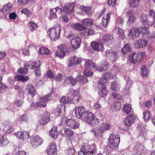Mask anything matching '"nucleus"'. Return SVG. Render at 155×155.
I'll list each match as a JSON object with an SVG mask.
<instances>
[{"label": "nucleus", "mask_w": 155, "mask_h": 155, "mask_svg": "<svg viewBox=\"0 0 155 155\" xmlns=\"http://www.w3.org/2000/svg\"><path fill=\"white\" fill-rule=\"evenodd\" d=\"M71 76H68L65 79L64 82L63 84L64 85H68L71 84Z\"/></svg>", "instance_id": "62"}, {"label": "nucleus", "mask_w": 155, "mask_h": 155, "mask_svg": "<svg viewBox=\"0 0 155 155\" xmlns=\"http://www.w3.org/2000/svg\"><path fill=\"white\" fill-rule=\"evenodd\" d=\"M143 118L145 121L149 120L150 118V113L148 110H145L143 113Z\"/></svg>", "instance_id": "48"}, {"label": "nucleus", "mask_w": 155, "mask_h": 155, "mask_svg": "<svg viewBox=\"0 0 155 155\" xmlns=\"http://www.w3.org/2000/svg\"><path fill=\"white\" fill-rule=\"evenodd\" d=\"M148 42V41L145 39H139L134 43V45L136 48L138 49L146 47Z\"/></svg>", "instance_id": "17"}, {"label": "nucleus", "mask_w": 155, "mask_h": 155, "mask_svg": "<svg viewBox=\"0 0 155 155\" xmlns=\"http://www.w3.org/2000/svg\"><path fill=\"white\" fill-rule=\"evenodd\" d=\"M2 125L5 128V130H8L11 128V123L10 122L4 121L2 122Z\"/></svg>", "instance_id": "41"}, {"label": "nucleus", "mask_w": 155, "mask_h": 155, "mask_svg": "<svg viewBox=\"0 0 155 155\" xmlns=\"http://www.w3.org/2000/svg\"><path fill=\"white\" fill-rule=\"evenodd\" d=\"M66 152L68 155H74L75 151L74 148L71 147L68 148L66 150Z\"/></svg>", "instance_id": "56"}, {"label": "nucleus", "mask_w": 155, "mask_h": 155, "mask_svg": "<svg viewBox=\"0 0 155 155\" xmlns=\"http://www.w3.org/2000/svg\"><path fill=\"white\" fill-rule=\"evenodd\" d=\"M21 12L25 15L27 17H30L31 15V12L27 8H23L21 11Z\"/></svg>", "instance_id": "50"}, {"label": "nucleus", "mask_w": 155, "mask_h": 155, "mask_svg": "<svg viewBox=\"0 0 155 155\" xmlns=\"http://www.w3.org/2000/svg\"><path fill=\"white\" fill-rule=\"evenodd\" d=\"M76 5L74 2L66 3L63 7L64 10L68 14H71L73 12Z\"/></svg>", "instance_id": "12"}, {"label": "nucleus", "mask_w": 155, "mask_h": 155, "mask_svg": "<svg viewBox=\"0 0 155 155\" xmlns=\"http://www.w3.org/2000/svg\"><path fill=\"white\" fill-rule=\"evenodd\" d=\"M71 26L72 28L80 31L84 28V26L82 25L77 23L72 24Z\"/></svg>", "instance_id": "32"}, {"label": "nucleus", "mask_w": 155, "mask_h": 155, "mask_svg": "<svg viewBox=\"0 0 155 155\" xmlns=\"http://www.w3.org/2000/svg\"><path fill=\"white\" fill-rule=\"evenodd\" d=\"M71 98L69 96L62 97L60 100V102L62 103L66 104L68 103H71Z\"/></svg>", "instance_id": "39"}, {"label": "nucleus", "mask_w": 155, "mask_h": 155, "mask_svg": "<svg viewBox=\"0 0 155 155\" xmlns=\"http://www.w3.org/2000/svg\"><path fill=\"white\" fill-rule=\"evenodd\" d=\"M92 118V119L91 120V122L89 123V124L92 126H95L99 124L100 120L95 117L94 115Z\"/></svg>", "instance_id": "38"}, {"label": "nucleus", "mask_w": 155, "mask_h": 155, "mask_svg": "<svg viewBox=\"0 0 155 155\" xmlns=\"http://www.w3.org/2000/svg\"><path fill=\"white\" fill-rule=\"evenodd\" d=\"M110 76V73L106 72L103 74V78L99 81L97 85L98 90L99 94L101 97H104L108 94L105 84H107L108 80L111 78Z\"/></svg>", "instance_id": "1"}, {"label": "nucleus", "mask_w": 155, "mask_h": 155, "mask_svg": "<svg viewBox=\"0 0 155 155\" xmlns=\"http://www.w3.org/2000/svg\"><path fill=\"white\" fill-rule=\"evenodd\" d=\"M29 79L28 77H24L21 75H18L16 76L15 77V79L16 80L21 81H24L27 80Z\"/></svg>", "instance_id": "44"}, {"label": "nucleus", "mask_w": 155, "mask_h": 155, "mask_svg": "<svg viewBox=\"0 0 155 155\" xmlns=\"http://www.w3.org/2000/svg\"><path fill=\"white\" fill-rule=\"evenodd\" d=\"M92 130L95 136L99 138L102 136L104 132L100 127L93 129Z\"/></svg>", "instance_id": "30"}, {"label": "nucleus", "mask_w": 155, "mask_h": 155, "mask_svg": "<svg viewBox=\"0 0 155 155\" xmlns=\"http://www.w3.org/2000/svg\"><path fill=\"white\" fill-rule=\"evenodd\" d=\"M61 31L60 25H55L52 28H50L48 31L51 39L59 38Z\"/></svg>", "instance_id": "4"}, {"label": "nucleus", "mask_w": 155, "mask_h": 155, "mask_svg": "<svg viewBox=\"0 0 155 155\" xmlns=\"http://www.w3.org/2000/svg\"><path fill=\"white\" fill-rule=\"evenodd\" d=\"M9 141L7 139L6 135L0 138V146L4 147L8 144Z\"/></svg>", "instance_id": "33"}, {"label": "nucleus", "mask_w": 155, "mask_h": 155, "mask_svg": "<svg viewBox=\"0 0 155 155\" xmlns=\"http://www.w3.org/2000/svg\"><path fill=\"white\" fill-rule=\"evenodd\" d=\"M85 152V155H94L97 153L96 149L90 150Z\"/></svg>", "instance_id": "55"}, {"label": "nucleus", "mask_w": 155, "mask_h": 155, "mask_svg": "<svg viewBox=\"0 0 155 155\" xmlns=\"http://www.w3.org/2000/svg\"><path fill=\"white\" fill-rule=\"evenodd\" d=\"M71 84L72 86H74L76 85L77 83V81H78V80L77 79V77L76 78H74L73 77L71 76Z\"/></svg>", "instance_id": "59"}, {"label": "nucleus", "mask_w": 155, "mask_h": 155, "mask_svg": "<svg viewBox=\"0 0 155 155\" xmlns=\"http://www.w3.org/2000/svg\"><path fill=\"white\" fill-rule=\"evenodd\" d=\"M96 148L95 145H92L91 146L88 145L87 144L85 143L81 148V149L84 152L89 150H93Z\"/></svg>", "instance_id": "31"}, {"label": "nucleus", "mask_w": 155, "mask_h": 155, "mask_svg": "<svg viewBox=\"0 0 155 155\" xmlns=\"http://www.w3.org/2000/svg\"><path fill=\"white\" fill-rule=\"evenodd\" d=\"M81 61V60L80 58L76 56L72 57L70 60L68 66L71 67L72 65L79 64Z\"/></svg>", "instance_id": "21"}, {"label": "nucleus", "mask_w": 155, "mask_h": 155, "mask_svg": "<svg viewBox=\"0 0 155 155\" xmlns=\"http://www.w3.org/2000/svg\"><path fill=\"white\" fill-rule=\"evenodd\" d=\"M47 150L48 155H56L57 151L55 144L54 143H50L48 147Z\"/></svg>", "instance_id": "11"}, {"label": "nucleus", "mask_w": 155, "mask_h": 155, "mask_svg": "<svg viewBox=\"0 0 155 155\" xmlns=\"http://www.w3.org/2000/svg\"><path fill=\"white\" fill-rule=\"evenodd\" d=\"M62 12L61 9L59 7H57L50 11L51 18H57L58 16L61 15Z\"/></svg>", "instance_id": "14"}, {"label": "nucleus", "mask_w": 155, "mask_h": 155, "mask_svg": "<svg viewBox=\"0 0 155 155\" xmlns=\"http://www.w3.org/2000/svg\"><path fill=\"white\" fill-rule=\"evenodd\" d=\"M118 38L121 39H124L125 37L124 35V32L123 30L120 28L118 27Z\"/></svg>", "instance_id": "52"}, {"label": "nucleus", "mask_w": 155, "mask_h": 155, "mask_svg": "<svg viewBox=\"0 0 155 155\" xmlns=\"http://www.w3.org/2000/svg\"><path fill=\"white\" fill-rule=\"evenodd\" d=\"M49 52V50L44 47H41L39 50V53L42 54L48 55Z\"/></svg>", "instance_id": "46"}, {"label": "nucleus", "mask_w": 155, "mask_h": 155, "mask_svg": "<svg viewBox=\"0 0 155 155\" xmlns=\"http://www.w3.org/2000/svg\"><path fill=\"white\" fill-rule=\"evenodd\" d=\"M77 79L78 80V81L81 82L83 84H85L88 82V80L87 78L84 76H81L80 74H78L77 76Z\"/></svg>", "instance_id": "37"}, {"label": "nucleus", "mask_w": 155, "mask_h": 155, "mask_svg": "<svg viewBox=\"0 0 155 155\" xmlns=\"http://www.w3.org/2000/svg\"><path fill=\"white\" fill-rule=\"evenodd\" d=\"M111 13V12H108L106 15H104L102 18L101 22L102 26L106 27L108 23V21L110 20Z\"/></svg>", "instance_id": "23"}, {"label": "nucleus", "mask_w": 155, "mask_h": 155, "mask_svg": "<svg viewBox=\"0 0 155 155\" xmlns=\"http://www.w3.org/2000/svg\"><path fill=\"white\" fill-rule=\"evenodd\" d=\"M145 56L144 52H141L138 53H130L128 58L130 62L135 64L137 61H140Z\"/></svg>", "instance_id": "7"}, {"label": "nucleus", "mask_w": 155, "mask_h": 155, "mask_svg": "<svg viewBox=\"0 0 155 155\" xmlns=\"http://www.w3.org/2000/svg\"><path fill=\"white\" fill-rule=\"evenodd\" d=\"M84 108L82 106L77 107L75 110V114L76 117L80 119L82 117L84 114L86 113Z\"/></svg>", "instance_id": "13"}, {"label": "nucleus", "mask_w": 155, "mask_h": 155, "mask_svg": "<svg viewBox=\"0 0 155 155\" xmlns=\"http://www.w3.org/2000/svg\"><path fill=\"white\" fill-rule=\"evenodd\" d=\"M107 4L113 7H115L117 4V0H108Z\"/></svg>", "instance_id": "58"}, {"label": "nucleus", "mask_w": 155, "mask_h": 155, "mask_svg": "<svg viewBox=\"0 0 155 155\" xmlns=\"http://www.w3.org/2000/svg\"><path fill=\"white\" fill-rule=\"evenodd\" d=\"M52 92H51L50 94L45 96L43 97H41L40 99V101L42 103H45L47 102L49 100H51L52 98V96L51 95Z\"/></svg>", "instance_id": "35"}, {"label": "nucleus", "mask_w": 155, "mask_h": 155, "mask_svg": "<svg viewBox=\"0 0 155 155\" xmlns=\"http://www.w3.org/2000/svg\"><path fill=\"white\" fill-rule=\"evenodd\" d=\"M28 26L29 27L31 31L33 32L36 28L38 27L37 24L35 23L33 21H30L28 23Z\"/></svg>", "instance_id": "42"}, {"label": "nucleus", "mask_w": 155, "mask_h": 155, "mask_svg": "<svg viewBox=\"0 0 155 155\" xmlns=\"http://www.w3.org/2000/svg\"><path fill=\"white\" fill-rule=\"evenodd\" d=\"M94 114L91 113L87 112L84 115L81 119L86 121L88 124L91 122V120L92 119Z\"/></svg>", "instance_id": "22"}, {"label": "nucleus", "mask_w": 155, "mask_h": 155, "mask_svg": "<svg viewBox=\"0 0 155 155\" xmlns=\"http://www.w3.org/2000/svg\"><path fill=\"white\" fill-rule=\"evenodd\" d=\"M120 137L118 135L111 134L109 137L108 146L111 148L115 149L118 145Z\"/></svg>", "instance_id": "6"}, {"label": "nucleus", "mask_w": 155, "mask_h": 155, "mask_svg": "<svg viewBox=\"0 0 155 155\" xmlns=\"http://www.w3.org/2000/svg\"><path fill=\"white\" fill-rule=\"evenodd\" d=\"M47 76L51 79L54 78V75L53 72L51 70H49L47 72Z\"/></svg>", "instance_id": "64"}, {"label": "nucleus", "mask_w": 155, "mask_h": 155, "mask_svg": "<svg viewBox=\"0 0 155 155\" xmlns=\"http://www.w3.org/2000/svg\"><path fill=\"white\" fill-rule=\"evenodd\" d=\"M24 101L22 99H18L15 102V104L18 107L21 106L23 104Z\"/></svg>", "instance_id": "60"}, {"label": "nucleus", "mask_w": 155, "mask_h": 155, "mask_svg": "<svg viewBox=\"0 0 155 155\" xmlns=\"http://www.w3.org/2000/svg\"><path fill=\"white\" fill-rule=\"evenodd\" d=\"M15 135L17 137L22 140H27L29 137V133L27 132H22L19 131L15 133Z\"/></svg>", "instance_id": "16"}, {"label": "nucleus", "mask_w": 155, "mask_h": 155, "mask_svg": "<svg viewBox=\"0 0 155 155\" xmlns=\"http://www.w3.org/2000/svg\"><path fill=\"white\" fill-rule=\"evenodd\" d=\"M30 143L34 147H36L41 144L43 142L42 139L38 135H34L30 137Z\"/></svg>", "instance_id": "10"}, {"label": "nucleus", "mask_w": 155, "mask_h": 155, "mask_svg": "<svg viewBox=\"0 0 155 155\" xmlns=\"http://www.w3.org/2000/svg\"><path fill=\"white\" fill-rule=\"evenodd\" d=\"M106 54L107 57L109 58L111 60L114 61H115L118 58L117 54L111 50L107 51Z\"/></svg>", "instance_id": "15"}, {"label": "nucleus", "mask_w": 155, "mask_h": 155, "mask_svg": "<svg viewBox=\"0 0 155 155\" xmlns=\"http://www.w3.org/2000/svg\"><path fill=\"white\" fill-rule=\"evenodd\" d=\"M82 23L84 25L89 26L93 24V21L92 19L86 18L82 21Z\"/></svg>", "instance_id": "36"}, {"label": "nucleus", "mask_w": 155, "mask_h": 155, "mask_svg": "<svg viewBox=\"0 0 155 155\" xmlns=\"http://www.w3.org/2000/svg\"><path fill=\"white\" fill-rule=\"evenodd\" d=\"M134 122L133 115L132 114L129 115L124 120V124L127 126H129Z\"/></svg>", "instance_id": "26"}, {"label": "nucleus", "mask_w": 155, "mask_h": 155, "mask_svg": "<svg viewBox=\"0 0 155 155\" xmlns=\"http://www.w3.org/2000/svg\"><path fill=\"white\" fill-rule=\"evenodd\" d=\"M85 67L87 69H91L92 68L100 71H103L107 70L109 67V65L108 63L104 60L102 62L97 68L95 66L94 63L91 60L88 59L85 61Z\"/></svg>", "instance_id": "2"}, {"label": "nucleus", "mask_w": 155, "mask_h": 155, "mask_svg": "<svg viewBox=\"0 0 155 155\" xmlns=\"http://www.w3.org/2000/svg\"><path fill=\"white\" fill-rule=\"evenodd\" d=\"M50 135L54 139H56L58 134V131L57 127H53L49 132Z\"/></svg>", "instance_id": "25"}, {"label": "nucleus", "mask_w": 155, "mask_h": 155, "mask_svg": "<svg viewBox=\"0 0 155 155\" xmlns=\"http://www.w3.org/2000/svg\"><path fill=\"white\" fill-rule=\"evenodd\" d=\"M111 88L112 90L116 91H118L120 88L119 83L117 81H114L111 84Z\"/></svg>", "instance_id": "43"}, {"label": "nucleus", "mask_w": 155, "mask_h": 155, "mask_svg": "<svg viewBox=\"0 0 155 155\" xmlns=\"http://www.w3.org/2000/svg\"><path fill=\"white\" fill-rule=\"evenodd\" d=\"M147 26L145 25L144 28L141 27L136 29H131L129 31V35L130 38L135 39L139 37L140 34L147 35L149 34L148 29Z\"/></svg>", "instance_id": "3"}, {"label": "nucleus", "mask_w": 155, "mask_h": 155, "mask_svg": "<svg viewBox=\"0 0 155 155\" xmlns=\"http://www.w3.org/2000/svg\"><path fill=\"white\" fill-rule=\"evenodd\" d=\"M26 90L28 91V93L32 96H33L35 94V88L31 84L28 85Z\"/></svg>", "instance_id": "34"}, {"label": "nucleus", "mask_w": 155, "mask_h": 155, "mask_svg": "<svg viewBox=\"0 0 155 155\" xmlns=\"http://www.w3.org/2000/svg\"><path fill=\"white\" fill-rule=\"evenodd\" d=\"M58 50L55 51V54L56 56L60 58H62L68 51L65 45L63 44L58 46Z\"/></svg>", "instance_id": "9"}, {"label": "nucleus", "mask_w": 155, "mask_h": 155, "mask_svg": "<svg viewBox=\"0 0 155 155\" xmlns=\"http://www.w3.org/2000/svg\"><path fill=\"white\" fill-rule=\"evenodd\" d=\"M81 43V39H71V44L72 47L75 49L78 48Z\"/></svg>", "instance_id": "28"}, {"label": "nucleus", "mask_w": 155, "mask_h": 155, "mask_svg": "<svg viewBox=\"0 0 155 155\" xmlns=\"http://www.w3.org/2000/svg\"><path fill=\"white\" fill-rule=\"evenodd\" d=\"M61 132L63 135L65 136L67 138L71 137L74 134V132L73 130L70 128L66 127L62 128Z\"/></svg>", "instance_id": "18"}, {"label": "nucleus", "mask_w": 155, "mask_h": 155, "mask_svg": "<svg viewBox=\"0 0 155 155\" xmlns=\"http://www.w3.org/2000/svg\"><path fill=\"white\" fill-rule=\"evenodd\" d=\"M50 118L49 114L48 113L43 114L40 121L41 125H45L49 120Z\"/></svg>", "instance_id": "20"}, {"label": "nucleus", "mask_w": 155, "mask_h": 155, "mask_svg": "<svg viewBox=\"0 0 155 155\" xmlns=\"http://www.w3.org/2000/svg\"><path fill=\"white\" fill-rule=\"evenodd\" d=\"M131 51L130 45L126 44L122 48L121 51L123 53H126Z\"/></svg>", "instance_id": "47"}, {"label": "nucleus", "mask_w": 155, "mask_h": 155, "mask_svg": "<svg viewBox=\"0 0 155 155\" xmlns=\"http://www.w3.org/2000/svg\"><path fill=\"white\" fill-rule=\"evenodd\" d=\"M12 5L10 3L5 4L2 9H0V12H8L11 11Z\"/></svg>", "instance_id": "29"}, {"label": "nucleus", "mask_w": 155, "mask_h": 155, "mask_svg": "<svg viewBox=\"0 0 155 155\" xmlns=\"http://www.w3.org/2000/svg\"><path fill=\"white\" fill-rule=\"evenodd\" d=\"M89 69H86L84 71V74L85 76H91L93 74L90 71Z\"/></svg>", "instance_id": "63"}, {"label": "nucleus", "mask_w": 155, "mask_h": 155, "mask_svg": "<svg viewBox=\"0 0 155 155\" xmlns=\"http://www.w3.org/2000/svg\"><path fill=\"white\" fill-rule=\"evenodd\" d=\"M126 15L128 18V20L130 23H133L135 20V14L134 11L130 10L126 13Z\"/></svg>", "instance_id": "24"}, {"label": "nucleus", "mask_w": 155, "mask_h": 155, "mask_svg": "<svg viewBox=\"0 0 155 155\" xmlns=\"http://www.w3.org/2000/svg\"><path fill=\"white\" fill-rule=\"evenodd\" d=\"M61 121V124H65L68 127L72 129H77L79 125V124L77 120L72 119H68L65 117L62 118Z\"/></svg>", "instance_id": "5"}, {"label": "nucleus", "mask_w": 155, "mask_h": 155, "mask_svg": "<svg viewBox=\"0 0 155 155\" xmlns=\"http://www.w3.org/2000/svg\"><path fill=\"white\" fill-rule=\"evenodd\" d=\"M141 73L143 77L146 76L148 73L147 70L144 65H143L141 68Z\"/></svg>", "instance_id": "51"}, {"label": "nucleus", "mask_w": 155, "mask_h": 155, "mask_svg": "<svg viewBox=\"0 0 155 155\" xmlns=\"http://www.w3.org/2000/svg\"><path fill=\"white\" fill-rule=\"evenodd\" d=\"M64 78V76L61 74H58V75L54 77V80L60 82Z\"/></svg>", "instance_id": "53"}, {"label": "nucleus", "mask_w": 155, "mask_h": 155, "mask_svg": "<svg viewBox=\"0 0 155 155\" xmlns=\"http://www.w3.org/2000/svg\"><path fill=\"white\" fill-rule=\"evenodd\" d=\"M28 69L26 68H25V67L23 68H19L17 71L18 73L21 74H26L28 73Z\"/></svg>", "instance_id": "57"}, {"label": "nucleus", "mask_w": 155, "mask_h": 155, "mask_svg": "<svg viewBox=\"0 0 155 155\" xmlns=\"http://www.w3.org/2000/svg\"><path fill=\"white\" fill-rule=\"evenodd\" d=\"M81 99V97L78 92L76 91L73 98H71V103H77L80 101Z\"/></svg>", "instance_id": "27"}, {"label": "nucleus", "mask_w": 155, "mask_h": 155, "mask_svg": "<svg viewBox=\"0 0 155 155\" xmlns=\"http://www.w3.org/2000/svg\"><path fill=\"white\" fill-rule=\"evenodd\" d=\"M81 8L82 11L87 14L89 13L91 9V7L81 6Z\"/></svg>", "instance_id": "54"}, {"label": "nucleus", "mask_w": 155, "mask_h": 155, "mask_svg": "<svg viewBox=\"0 0 155 155\" xmlns=\"http://www.w3.org/2000/svg\"><path fill=\"white\" fill-rule=\"evenodd\" d=\"M88 29L87 28L84 26V28L81 31V33L82 35L84 36H87L88 35Z\"/></svg>", "instance_id": "61"}, {"label": "nucleus", "mask_w": 155, "mask_h": 155, "mask_svg": "<svg viewBox=\"0 0 155 155\" xmlns=\"http://www.w3.org/2000/svg\"><path fill=\"white\" fill-rule=\"evenodd\" d=\"M147 17V15L142 13L141 15L140 19V21L142 22L143 24L147 26H150L152 25V22L149 21Z\"/></svg>", "instance_id": "19"}, {"label": "nucleus", "mask_w": 155, "mask_h": 155, "mask_svg": "<svg viewBox=\"0 0 155 155\" xmlns=\"http://www.w3.org/2000/svg\"><path fill=\"white\" fill-rule=\"evenodd\" d=\"M100 127L104 132L105 130H110L111 127V126L109 124L103 123L100 125Z\"/></svg>", "instance_id": "40"}, {"label": "nucleus", "mask_w": 155, "mask_h": 155, "mask_svg": "<svg viewBox=\"0 0 155 155\" xmlns=\"http://www.w3.org/2000/svg\"><path fill=\"white\" fill-rule=\"evenodd\" d=\"M107 39H100L99 41L97 43L93 41L91 43V46L94 50L97 51H103L104 48L103 47V42Z\"/></svg>", "instance_id": "8"}, {"label": "nucleus", "mask_w": 155, "mask_h": 155, "mask_svg": "<svg viewBox=\"0 0 155 155\" xmlns=\"http://www.w3.org/2000/svg\"><path fill=\"white\" fill-rule=\"evenodd\" d=\"M140 0H130L129 4L131 7L137 6L139 3Z\"/></svg>", "instance_id": "45"}, {"label": "nucleus", "mask_w": 155, "mask_h": 155, "mask_svg": "<svg viewBox=\"0 0 155 155\" xmlns=\"http://www.w3.org/2000/svg\"><path fill=\"white\" fill-rule=\"evenodd\" d=\"M123 110L124 112L127 114L129 113L131 110V105L129 104H125L123 107Z\"/></svg>", "instance_id": "49"}]
</instances>
